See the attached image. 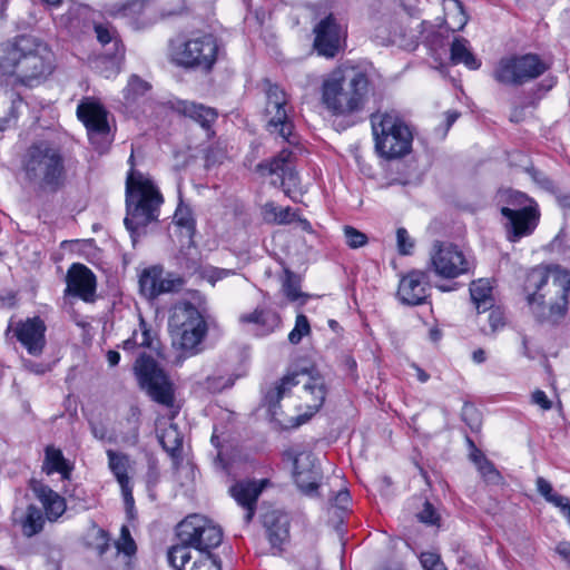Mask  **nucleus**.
<instances>
[{
    "mask_svg": "<svg viewBox=\"0 0 570 570\" xmlns=\"http://www.w3.org/2000/svg\"><path fill=\"white\" fill-rule=\"evenodd\" d=\"M184 285V279L175 274L167 273L163 274L161 282L159 285V295L164 293H170L179 291Z\"/></svg>",
    "mask_w": 570,
    "mask_h": 570,
    "instance_id": "obj_45",
    "label": "nucleus"
},
{
    "mask_svg": "<svg viewBox=\"0 0 570 570\" xmlns=\"http://www.w3.org/2000/svg\"><path fill=\"white\" fill-rule=\"evenodd\" d=\"M262 214L266 223L278 225L291 224L296 219V212L291 207H279L274 202L266 203L262 208Z\"/></svg>",
    "mask_w": 570,
    "mask_h": 570,
    "instance_id": "obj_39",
    "label": "nucleus"
},
{
    "mask_svg": "<svg viewBox=\"0 0 570 570\" xmlns=\"http://www.w3.org/2000/svg\"><path fill=\"white\" fill-rule=\"evenodd\" d=\"M175 223L187 229L194 228V218L188 207L179 206L174 215Z\"/></svg>",
    "mask_w": 570,
    "mask_h": 570,
    "instance_id": "obj_52",
    "label": "nucleus"
},
{
    "mask_svg": "<svg viewBox=\"0 0 570 570\" xmlns=\"http://www.w3.org/2000/svg\"><path fill=\"white\" fill-rule=\"evenodd\" d=\"M443 27L451 32L460 31L468 22V16L459 0H444Z\"/></svg>",
    "mask_w": 570,
    "mask_h": 570,
    "instance_id": "obj_33",
    "label": "nucleus"
},
{
    "mask_svg": "<svg viewBox=\"0 0 570 570\" xmlns=\"http://www.w3.org/2000/svg\"><path fill=\"white\" fill-rule=\"evenodd\" d=\"M135 373L139 386L145 390L155 402L166 406L174 404L171 383L153 357L141 354L135 362Z\"/></svg>",
    "mask_w": 570,
    "mask_h": 570,
    "instance_id": "obj_12",
    "label": "nucleus"
},
{
    "mask_svg": "<svg viewBox=\"0 0 570 570\" xmlns=\"http://www.w3.org/2000/svg\"><path fill=\"white\" fill-rule=\"evenodd\" d=\"M268 480H240L229 488V493L236 503L245 510L244 522L248 524L256 512L257 500Z\"/></svg>",
    "mask_w": 570,
    "mask_h": 570,
    "instance_id": "obj_19",
    "label": "nucleus"
},
{
    "mask_svg": "<svg viewBox=\"0 0 570 570\" xmlns=\"http://www.w3.org/2000/svg\"><path fill=\"white\" fill-rule=\"evenodd\" d=\"M109 541L110 539L108 533L105 530L99 529L96 533V550L99 556H104L110 548Z\"/></svg>",
    "mask_w": 570,
    "mask_h": 570,
    "instance_id": "obj_58",
    "label": "nucleus"
},
{
    "mask_svg": "<svg viewBox=\"0 0 570 570\" xmlns=\"http://www.w3.org/2000/svg\"><path fill=\"white\" fill-rule=\"evenodd\" d=\"M532 179L544 190L554 193L556 191V184L554 181L548 177L544 173L535 169L530 168L528 170Z\"/></svg>",
    "mask_w": 570,
    "mask_h": 570,
    "instance_id": "obj_51",
    "label": "nucleus"
},
{
    "mask_svg": "<svg viewBox=\"0 0 570 570\" xmlns=\"http://www.w3.org/2000/svg\"><path fill=\"white\" fill-rule=\"evenodd\" d=\"M500 212L507 219L504 228L507 238L511 243L530 236L535 230L541 217L540 209L534 206L528 208L501 207Z\"/></svg>",
    "mask_w": 570,
    "mask_h": 570,
    "instance_id": "obj_15",
    "label": "nucleus"
},
{
    "mask_svg": "<svg viewBox=\"0 0 570 570\" xmlns=\"http://www.w3.org/2000/svg\"><path fill=\"white\" fill-rule=\"evenodd\" d=\"M524 288L528 305L538 321L554 323L564 316L570 291L568 271L535 267L528 273Z\"/></svg>",
    "mask_w": 570,
    "mask_h": 570,
    "instance_id": "obj_3",
    "label": "nucleus"
},
{
    "mask_svg": "<svg viewBox=\"0 0 570 570\" xmlns=\"http://www.w3.org/2000/svg\"><path fill=\"white\" fill-rule=\"evenodd\" d=\"M463 420L470 425L471 430L478 431L481 426L479 413L475 407L465 405L462 410Z\"/></svg>",
    "mask_w": 570,
    "mask_h": 570,
    "instance_id": "obj_53",
    "label": "nucleus"
},
{
    "mask_svg": "<svg viewBox=\"0 0 570 570\" xmlns=\"http://www.w3.org/2000/svg\"><path fill=\"white\" fill-rule=\"evenodd\" d=\"M518 67L515 57L502 58L493 70V78L505 86H519Z\"/></svg>",
    "mask_w": 570,
    "mask_h": 570,
    "instance_id": "obj_37",
    "label": "nucleus"
},
{
    "mask_svg": "<svg viewBox=\"0 0 570 570\" xmlns=\"http://www.w3.org/2000/svg\"><path fill=\"white\" fill-rule=\"evenodd\" d=\"M14 336L30 355L39 356L46 346L47 326L39 316L19 321L12 328Z\"/></svg>",
    "mask_w": 570,
    "mask_h": 570,
    "instance_id": "obj_18",
    "label": "nucleus"
},
{
    "mask_svg": "<svg viewBox=\"0 0 570 570\" xmlns=\"http://www.w3.org/2000/svg\"><path fill=\"white\" fill-rule=\"evenodd\" d=\"M263 524L272 548L281 550L289 537L288 515L279 510L268 511L264 514Z\"/></svg>",
    "mask_w": 570,
    "mask_h": 570,
    "instance_id": "obj_27",
    "label": "nucleus"
},
{
    "mask_svg": "<svg viewBox=\"0 0 570 570\" xmlns=\"http://www.w3.org/2000/svg\"><path fill=\"white\" fill-rule=\"evenodd\" d=\"M66 293L92 302L96 293V276L85 265L75 263L70 266L66 276Z\"/></svg>",
    "mask_w": 570,
    "mask_h": 570,
    "instance_id": "obj_20",
    "label": "nucleus"
},
{
    "mask_svg": "<svg viewBox=\"0 0 570 570\" xmlns=\"http://www.w3.org/2000/svg\"><path fill=\"white\" fill-rule=\"evenodd\" d=\"M417 519L426 524H435L439 517L433 505L430 502H425L422 511L417 513Z\"/></svg>",
    "mask_w": 570,
    "mask_h": 570,
    "instance_id": "obj_54",
    "label": "nucleus"
},
{
    "mask_svg": "<svg viewBox=\"0 0 570 570\" xmlns=\"http://www.w3.org/2000/svg\"><path fill=\"white\" fill-rule=\"evenodd\" d=\"M164 269L160 266H151L144 269L139 277L140 292L148 298L159 295V285Z\"/></svg>",
    "mask_w": 570,
    "mask_h": 570,
    "instance_id": "obj_38",
    "label": "nucleus"
},
{
    "mask_svg": "<svg viewBox=\"0 0 570 570\" xmlns=\"http://www.w3.org/2000/svg\"><path fill=\"white\" fill-rule=\"evenodd\" d=\"M520 85L541 76L548 66L535 55L515 57Z\"/></svg>",
    "mask_w": 570,
    "mask_h": 570,
    "instance_id": "obj_32",
    "label": "nucleus"
},
{
    "mask_svg": "<svg viewBox=\"0 0 570 570\" xmlns=\"http://www.w3.org/2000/svg\"><path fill=\"white\" fill-rule=\"evenodd\" d=\"M178 546L213 552L223 540V532L205 517L193 514L178 524Z\"/></svg>",
    "mask_w": 570,
    "mask_h": 570,
    "instance_id": "obj_11",
    "label": "nucleus"
},
{
    "mask_svg": "<svg viewBox=\"0 0 570 570\" xmlns=\"http://www.w3.org/2000/svg\"><path fill=\"white\" fill-rule=\"evenodd\" d=\"M532 402L543 410H550L552 406L551 401L548 399L547 394L541 390H537L532 393Z\"/></svg>",
    "mask_w": 570,
    "mask_h": 570,
    "instance_id": "obj_59",
    "label": "nucleus"
},
{
    "mask_svg": "<svg viewBox=\"0 0 570 570\" xmlns=\"http://www.w3.org/2000/svg\"><path fill=\"white\" fill-rule=\"evenodd\" d=\"M174 109L198 122L203 128L208 129L217 119V111L202 104L188 100H177Z\"/></svg>",
    "mask_w": 570,
    "mask_h": 570,
    "instance_id": "obj_29",
    "label": "nucleus"
},
{
    "mask_svg": "<svg viewBox=\"0 0 570 570\" xmlns=\"http://www.w3.org/2000/svg\"><path fill=\"white\" fill-rule=\"evenodd\" d=\"M450 61L452 65H464L470 70H476L481 66L471 51L470 42L462 37L453 38L450 46Z\"/></svg>",
    "mask_w": 570,
    "mask_h": 570,
    "instance_id": "obj_30",
    "label": "nucleus"
},
{
    "mask_svg": "<svg viewBox=\"0 0 570 570\" xmlns=\"http://www.w3.org/2000/svg\"><path fill=\"white\" fill-rule=\"evenodd\" d=\"M53 70V53L46 42L21 36L0 43V72L27 87L41 83Z\"/></svg>",
    "mask_w": 570,
    "mask_h": 570,
    "instance_id": "obj_1",
    "label": "nucleus"
},
{
    "mask_svg": "<svg viewBox=\"0 0 570 570\" xmlns=\"http://www.w3.org/2000/svg\"><path fill=\"white\" fill-rule=\"evenodd\" d=\"M264 90L266 96L264 119L267 130L271 134L278 135L289 144H294L293 108L288 102L287 94L269 80L264 81Z\"/></svg>",
    "mask_w": 570,
    "mask_h": 570,
    "instance_id": "obj_10",
    "label": "nucleus"
},
{
    "mask_svg": "<svg viewBox=\"0 0 570 570\" xmlns=\"http://www.w3.org/2000/svg\"><path fill=\"white\" fill-rule=\"evenodd\" d=\"M556 552L570 564V542H560L556 547Z\"/></svg>",
    "mask_w": 570,
    "mask_h": 570,
    "instance_id": "obj_62",
    "label": "nucleus"
},
{
    "mask_svg": "<svg viewBox=\"0 0 570 570\" xmlns=\"http://www.w3.org/2000/svg\"><path fill=\"white\" fill-rule=\"evenodd\" d=\"M77 116L83 122L90 136H104L109 132L107 111L99 102L82 101L77 108Z\"/></svg>",
    "mask_w": 570,
    "mask_h": 570,
    "instance_id": "obj_24",
    "label": "nucleus"
},
{
    "mask_svg": "<svg viewBox=\"0 0 570 570\" xmlns=\"http://www.w3.org/2000/svg\"><path fill=\"white\" fill-rule=\"evenodd\" d=\"M218 41L212 33H194L170 41V59L186 69L209 71L218 57Z\"/></svg>",
    "mask_w": 570,
    "mask_h": 570,
    "instance_id": "obj_8",
    "label": "nucleus"
},
{
    "mask_svg": "<svg viewBox=\"0 0 570 570\" xmlns=\"http://www.w3.org/2000/svg\"><path fill=\"white\" fill-rule=\"evenodd\" d=\"M151 86L146 80L137 75H131L128 79L127 86L122 90L124 101L127 106H132L139 98L144 97Z\"/></svg>",
    "mask_w": 570,
    "mask_h": 570,
    "instance_id": "obj_40",
    "label": "nucleus"
},
{
    "mask_svg": "<svg viewBox=\"0 0 570 570\" xmlns=\"http://www.w3.org/2000/svg\"><path fill=\"white\" fill-rule=\"evenodd\" d=\"M139 326H140V333H138L139 346L153 348L154 340H153L151 333H150L149 328L147 327V324L144 321V318H140Z\"/></svg>",
    "mask_w": 570,
    "mask_h": 570,
    "instance_id": "obj_55",
    "label": "nucleus"
},
{
    "mask_svg": "<svg viewBox=\"0 0 570 570\" xmlns=\"http://www.w3.org/2000/svg\"><path fill=\"white\" fill-rule=\"evenodd\" d=\"M22 170L26 180L35 188L56 193L67 181V167L59 147L39 141L32 144L22 159Z\"/></svg>",
    "mask_w": 570,
    "mask_h": 570,
    "instance_id": "obj_5",
    "label": "nucleus"
},
{
    "mask_svg": "<svg viewBox=\"0 0 570 570\" xmlns=\"http://www.w3.org/2000/svg\"><path fill=\"white\" fill-rule=\"evenodd\" d=\"M430 266L442 278H455L469 272L470 264L454 244L435 242L430 253Z\"/></svg>",
    "mask_w": 570,
    "mask_h": 570,
    "instance_id": "obj_13",
    "label": "nucleus"
},
{
    "mask_svg": "<svg viewBox=\"0 0 570 570\" xmlns=\"http://www.w3.org/2000/svg\"><path fill=\"white\" fill-rule=\"evenodd\" d=\"M174 343L189 353L196 354L207 333V324L200 312L190 303L177 304L169 318Z\"/></svg>",
    "mask_w": 570,
    "mask_h": 570,
    "instance_id": "obj_9",
    "label": "nucleus"
},
{
    "mask_svg": "<svg viewBox=\"0 0 570 570\" xmlns=\"http://www.w3.org/2000/svg\"><path fill=\"white\" fill-rule=\"evenodd\" d=\"M89 425L95 439L99 441L110 440L108 428L102 422L90 421Z\"/></svg>",
    "mask_w": 570,
    "mask_h": 570,
    "instance_id": "obj_57",
    "label": "nucleus"
},
{
    "mask_svg": "<svg viewBox=\"0 0 570 570\" xmlns=\"http://www.w3.org/2000/svg\"><path fill=\"white\" fill-rule=\"evenodd\" d=\"M42 470L47 474L60 473L62 479H69L71 466L65 459L62 452L51 445L46 448Z\"/></svg>",
    "mask_w": 570,
    "mask_h": 570,
    "instance_id": "obj_35",
    "label": "nucleus"
},
{
    "mask_svg": "<svg viewBox=\"0 0 570 570\" xmlns=\"http://www.w3.org/2000/svg\"><path fill=\"white\" fill-rule=\"evenodd\" d=\"M291 157L292 151L287 148H284L269 163L259 164L258 169L263 173H267L268 175H277L282 178V184H284V180L287 177L292 185H295L297 181L296 174H294L288 167Z\"/></svg>",
    "mask_w": 570,
    "mask_h": 570,
    "instance_id": "obj_31",
    "label": "nucleus"
},
{
    "mask_svg": "<svg viewBox=\"0 0 570 570\" xmlns=\"http://www.w3.org/2000/svg\"><path fill=\"white\" fill-rule=\"evenodd\" d=\"M478 470L482 474V476L485 479L487 482L490 483H499L501 480L500 473L497 471L494 465L487 459L481 458L478 461Z\"/></svg>",
    "mask_w": 570,
    "mask_h": 570,
    "instance_id": "obj_46",
    "label": "nucleus"
},
{
    "mask_svg": "<svg viewBox=\"0 0 570 570\" xmlns=\"http://www.w3.org/2000/svg\"><path fill=\"white\" fill-rule=\"evenodd\" d=\"M137 346H139V343H138V332L134 331L132 335L129 338H127L126 341L122 342V348L125 351H131V350H134Z\"/></svg>",
    "mask_w": 570,
    "mask_h": 570,
    "instance_id": "obj_64",
    "label": "nucleus"
},
{
    "mask_svg": "<svg viewBox=\"0 0 570 570\" xmlns=\"http://www.w3.org/2000/svg\"><path fill=\"white\" fill-rule=\"evenodd\" d=\"M288 456L293 459V476L299 491L307 497H316L322 480V472L311 452H296L289 450Z\"/></svg>",
    "mask_w": 570,
    "mask_h": 570,
    "instance_id": "obj_14",
    "label": "nucleus"
},
{
    "mask_svg": "<svg viewBox=\"0 0 570 570\" xmlns=\"http://www.w3.org/2000/svg\"><path fill=\"white\" fill-rule=\"evenodd\" d=\"M161 204L163 196L154 183L131 169L126 180L127 216L124 223L134 243L141 228L158 219Z\"/></svg>",
    "mask_w": 570,
    "mask_h": 570,
    "instance_id": "obj_6",
    "label": "nucleus"
},
{
    "mask_svg": "<svg viewBox=\"0 0 570 570\" xmlns=\"http://www.w3.org/2000/svg\"><path fill=\"white\" fill-rule=\"evenodd\" d=\"M558 205L567 213H570V193L557 195Z\"/></svg>",
    "mask_w": 570,
    "mask_h": 570,
    "instance_id": "obj_63",
    "label": "nucleus"
},
{
    "mask_svg": "<svg viewBox=\"0 0 570 570\" xmlns=\"http://www.w3.org/2000/svg\"><path fill=\"white\" fill-rule=\"evenodd\" d=\"M311 332V326L307 317L303 314H298L296 316L295 326L288 334V341L292 344H298L302 338L308 335Z\"/></svg>",
    "mask_w": 570,
    "mask_h": 570,
    "instance_id": "obj_41",
    "label": "nucleus"
},
{
    "mask_svg": "<svg viewBox=\"0 0 570 570\" xmlns=\"http://www.w3.org/2000/svg\"><path fill=\"white\" fill-rule=\"evenodd\" d=\"M12 518L14 523L20 527L23 535L28 538L41 532L47 520L42 509L35 504H29L24 510L16 509Z\"/></svg>",
    "mask_w": 570,
    "mask_h": 570,
    "instance_id": "obj_28",
    "label": "nucleus"
},
{
    "mask_svg": "<svg viewBox=\"0 0 570 570\" xmlns=\"http://www.w3.org/2000/svg\"><path fill=\"white\" fill-rule=\"evenodd\" d=\"M397 249L402 255H410L414 247V242L407 230L403 227L396 230Z\"/></svg>",
    "mask_w": 570,
    "mask_h": 570,
    "instance_id": "obj_48",
    "label": "nucleus"
},
{
    "mask_svg": "<svg viewBox=\"0 0 570 570\" xmlns=\"http://www.w3.org/2000/svg\"><path fill=\"white\" fill-rule=\"evenodd\" d=\"M314 48L320 56L333 58L338 52L341 39L344 36L343 27L334 14H328L314 27Z\"/></svg>",
    "mask_w": 570,
    "mask_h": 570,
    "instance_id": "obj_17",
    "label": "nucleus"
},
{
    "mask_svg": "<svg viewBox=\"0 0 570 570\" xmlns=\"http://www.w3.org/2000/svg\"><path fill=\"white\" fill-rule=\"evenodd\" d=\"M350 501L351 495L346 489L340 490L334 498V504L342 510L347 508Z\"/></svg>",
    "mask_w": 570,
    "mask_h": 570,
    "instance_id": "obj_60",
    "label": "nucleus"
},
{
    "mask_svg": "<svg viewBox=\"0 0 570 570\" xmlns=\"http://www.w3.org/2000/svg\"><path fill=\"white\" fill-rule=\"evenodd\" d=\"M168 560L177 570H220V563L213 552L184 546L171 547Z\"/></svg>",
    "mask_w": 570,
    "mask_h": 570,
    "instance_id": "obj_16",
    "label": "nucleus"
},
{
    "mask_svg": "<svg viewBox=\"0 0 570 570\" xmlns=\"http://www.w3.org/2000/svg\"><path fill=\"white\" fill-rule=\"evenodd\" d=\"M95 32L98 41L102 46L111 45V51H106L104 57H101L100 61L105 60L108 62L109 67L105 70V77L110 78L116 76L120 71V65L124 60V47L118 41L116 31L109 27L108 24H96Z\"/></svg>",
    "mask_w": 570,
    "mask_h": 570,
    "instance_id": "obj_22",
    "label": "nucleus"
},
{
    "mask_svg": "<svg viewBox=\"0 0 570 570\" xmlns=\"http://www.w3.org/2000/svg\"><path fill=\"white\" fill-rule=\"evenodd\" d=\"M470 294L479 313L492 307V287L488 279H478L471 283Z\"/></svg>",
    "mask_w": 570,
    "mask_h": 570,
    "instance_id": "obj_36",
    "label": "nucleus"
},
{
    "mask_svg": "<svg viewBox=\"0 0 570 570\" xmlns=\"http://www.w3.org/2000/svg\"><path fill=\"white\" fill-rule=\"evenodd\" d=\"M234 274L233 269H225L218 267H207L203 272V277L212 285H215L216 282L224 279Z\"/></svg>",
    "mask_w": 570,
    "mask_h": 570,
    "instance_id": "obj_49",
    "label": "nucleus"
},
{
    "mask_svg": "<svg viewBox=\"0 0 570 570\" xmlns=\"http://www.w3.org/2000/svg\"><path fill=\"white\" fill-rule=\"evenodd\" d=\"M23 366L26 370H28L31 373L42 375L48 371V367L43 364H37L30 360L23 361Z\"/></svg>",
    "mask_w": 570,
    "mask_h": 570,
    "instance_id": "obj_61",
    "label": "nucleus"
},
{
    "mask_svg": "<svg viewBox=\"0 0 570 570\" xmlns=\"http://www.w3.org/2000/svg\"><path fill=\"white\" fill-rule=\"evenodd\" d=\"M375 149L386 159L403 157L412 146V131L396 110L376 111L371 115Z\"/></svg>",
    "mask_w": 570,
    "mask_h": 570,
    "instance_id": "obj_7",
    "label": "nucleus"
},
{
    "mask_svg": "<svg viewBox=\"0 0 570 570\" xmlns=\"http://www.w3.org/2000/svg\"><path fill=\"white\" fill-rule=\"evenodd\" d=\"M346 244L351 248H360L367 243V236L352 226H344L343 228Z\"/></svg>",
    "mask_w": 570,
    "mask_h": 570,
    "instance_id": "obj_44",
    "label": "nucleus"
},
{
    "mask_svg": "<svg viewBox=\"0 0 570 570\" xmlns=\"http://www.w3.org/2000/svg\"><path fill=\"white\" fill-rule=\"evenodd\" d=\"M117 553L122 552L126 556H131L136 552V543L130 535V531L127 525H122L120 529V537L115 542Z\"/></svg>",
    "mask_w": 570,
    "mask_h": 570,
    "instance_id": "obj_42",
    "label": "nucleus"
},
{
    "mask_svg": "<svg viewBox=\"0 0 570 570\" xmlns=\"http://www.w3.org/2000/svg\"><path fill=\"white\" fill-rule=\"evenodd\" d=\"M530 206H534L535 208H539L538 203L529 197L527 194L521 191H510L508 197V206L510 208H528Z\"/></svg>",
    "mask_w": 570,
    "mask_h": 570,
    "instance_id": "obj_43",
    "label": "nucleus"
},
{
    "mask_svg": "<svg viewBox=\"0 0 570 570\" xmlns=\"http://www.w3.org/2000/svg\"><path fill=\"white\" fill-rule=\"evenodd\" d=\"M293 392L301 400V404L297 407L299 410L305 407L308 411L304 415L296 417L295 426H298L322 407L326 397L324 379L307 370L294 371L284 375L264 395V404L274 417L278 414L277 410L281 400L287 397Z\"/></svg>",
    "mask_w": 570,
    "mask_h": 570,
    "instance_id": "obj_4",
    "label": "nucleus"
},
{
    "mask_svg": "<svg viewBox=\"0 0 570 570\" xmlns=\"http://www.w3.org/2000/svg\"><path fill=\"white\" fill-rule=\"evenodd\" d=\"M429 279L422 271H411L399 284L397 296L403 304L420 305L428 297Z\"/></svg>",
    "mask_w": 570,
    "mask_h": 570,
    "instance_id": "obj_21",
    "label": "nucleus"
},
{
    "mask_svg": "<svg viewBox=\"0 0 570 570\" xmlns=\"http://www.w3.org/2000/svg\"><path fill=\"white\" fill-rule=\"evenodd\" d=\"M108 465L121 488V493L129 515L134 510L132 487L128 476L129 458L126 454L107 450Z\"/></svg>",
    "mask_w": 570,
    "mask_h": 570,
    "instance_id": "obj_23",
    "label": "nucleus"
},
{
    "mask_svg": "<svg viewBox=\"0 0 570 570\" xmlns=\"http://www.w3.org/2000/svg\"><path fill=\"white\" fill-rule=\"evenodd\" d=\"M420 561L424 570H446L440 557L433 552H423Z\"/></svg>",
    "mask_w": 570,
    "mask_h": 570,
    "instance_id": "obj_50",
    "label": "nucleus"
},
{
    "mask_svg": "<svg viewBox=\"0 0 570 570\" xmlns=\"http://www.w3.org/2000/svg\"><path fill=\"white\" fill-rule=\"evenodd\" d=\"M234 384L232 377L215 376L208 379V389L214 392H220L224 389L230 387Z\"/></svg>",
    "mask_w": 570,
    "mask_h": 570,
    "instance_id": "obj_56",
    "label": "nucleus"
},
{
    "mask_svg": "<svg viewBox=\"0 0 570 570\" xmlns=\"http://www.w3.org/2000/svg\"><path fill=\"white\" fill-rule=\"evenodd\" d=\"M31 489L36 498L41 502L45 517L50 522H56L67 509L66 500L48 485L33 481Z\"/></svg>",
    "mask_w": 570,
    "mask_h": 570,
    "instance_id": "obj_26",
    "label": "nucleus"
},
{
    "mask_svg": "<svg viewBox=\"0 0 570 570\" xmlns=\"http://www.w3.org/2000/svg\"><path fill=\"white\" fill-rule=\"evenodd\" d=\"M159 442L164 450L171 456L175 464L178 463L183 446V435L176 424H169L163 429L159 436Z\"/></svg>",
    "mask_w": 570,
    "mask_h": 570,
    "instance_id": "obj_34",
    "label": "nucleus"
},
{
    "mask_svg": "<svg viewBox=\"0 0 570 570\" xmlns=\"http://www.w3.org/2000/svg\"><path fill=\"white\" fill-rule=\"evenodd\" d=\"M239 322L252 325V332L256 336H266L279 327L281 317L271 308L257 307L252 312L242 314Z\"/></svg>",
    "mask_w": 570,
    "mask_h": 570,
    "instance_id": "obj_25",
    "label": "nucleus"
},
{
    "mask_svg": "<svg viewBox=\"0 0 570 570\" xmlns=\"http://www.w3.org/2000/svg\"><path fill=\"white\" fill-rule=\"evenodd\" d=\"M283 292L289 301H297L303 296L299 289V283L292 274H287L283 283Z\"/></svg>",
    "mask_w": 570,
    "mask_h": 570,
    "instance_id": "obj_47",
    "label": "nucleus"
},
{
    "mask_svg": "<svg viewBox=\"0 0 570 570\" xmlns=\"http://www.w3.org/2000/svg\"><path fill=\"white\" fill-rule=\"evenodd\" d=\"M372 92L365 72L356 67H337L321 83V104L335 117H351L364 110Z\"/></svg>",
    "mask_w": 570,
    "mask_h": 570,
    "instance_id": "obj_2",
    "label": "nucleus"
}]
</instances>
